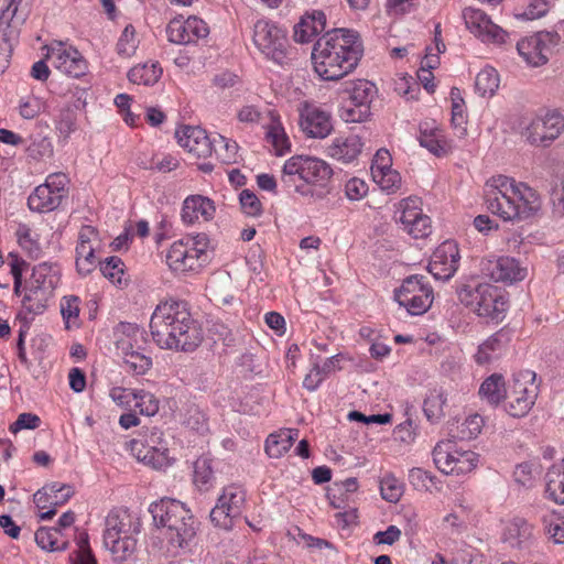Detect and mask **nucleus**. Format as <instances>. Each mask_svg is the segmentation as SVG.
<instances>
[{
    "mask_svg": "<svg viewBox=\"0 0 564 564\" xmlns=\"http://www.w3.org/2000/svg\"><path fill=\"white\" fill-rule=\"evenodd\" d=\"M364 55V44L357 31L333 29L314 44L312 62L316 74L324 80L337 82L351 74Z\"/></svg>",
    "mask_w": 564,
    "mask_h": 564,
    "instance_id": "1",
    "label": "nucleus"
},
{
    "mask_svg": "<svg viewBox=\"0 0 564 564\" xmlns=\"http://www.w3.org/2000/svg\"><path fill=\"white\" fill-rule=\"evenodd\" d=\"M153 340L162 349L193 351L203 340L202 328L185 302L160 303L150 319Z\"/></svg>",
    "mask_w": 564,
    "mask_h": 564,
    "instance_id": "2",
    "label": "nucleus"
},
{
    "mask_svg": "<svg viewBox=\"0 0 564 564\" xmlns=\"http://www.w3.org/2000/svg\"><path fill=\"white\" fill-rule=\"evenodd\" d=\"M488 210L506 221L528 219L541 208L536 191L506 175L492 176L485 185Z\"/></svg>",
    "mask_w": 564,
    "mask_h": 564,
    "instance_id": "3",
    "label": "nucleus"
},
{
    "mask_svg": "<svg viewBox=\"0 0 564 564\" xmlns=\"http://www.w3.org/2000/svg\"><path fill=\"white\" fill-rule=\"evenodd\" d=\"M158 527L159 549L167 556H177L196 535V521L185 503L164 498L150 507Z\"/></svg>",
    "mask_w": 564,
    "mask_h": 564,
    "instance_id": "4",
    "label": "nucleus"
},
{
    "mask_svg": "<svg viewBox=\"0 0 564 564\" xmlns=\"http://www.w3.org/2000/svg\"><path fill=\"white\" fill-rule=\"evenodd\" d=\"M333 176L330 165L315 156L294 155L284 162L281 183L288 192L305 198L322 199Z\"/></svg>",
    "mask_w": 564,
    "mask_h": 564,
    "instance_id": "5",
    "label": "nucleus"
},
{
    "mask_svg": "<svg viewBox=\"0 0 564 564\" xmlns=\"http://www.w3.org/2000/svg\"><path fill=\"white\" fill-rule=\"evenodd\" d=\"M140 531L141 520L137 514L123 508L112 509L105 520L104 546L115 561H127L135 551Z\"/></svg>",
    "mask_w": 564,
    "mask_h": 564,
    "instance_id": "6",
    "label": "nucleus"
},
{
    "mask_svg": "<svg viewBox=\"0 0 564 564\" xmlns=\"http://www.w3.org/2000/svg\"><path fill=\"white\" fill-rule=\"evenodd\" d=\"M458 299L478 316L496 323L505 318L508 310L503 291L489 283L464 285L458 291Z\"/></svg>",
    "mask_w": 564,
    "mask_h": 564,
    "instance_id": "7",
    "label": "nucleus"
},
{
    "mask_svg": "<svg viewBox=\"0 0 564 564\" xmlns=\"http://www.w3.org/2000/svg\"><path fill=\"white\" fill-rule=\"evenodd\" d=\"M59 280V268L56 264L42 262L35 265L22 300L23 308L31 314L43 313Z\"/></svg>",
    "mask_w": 564,
    "mask_h": 564,
    "instance_id": "8",
    "label": "nucleus"
},
{
    "mask_svg": "<svg viewBox=\"0 0 564 564\" xmlns=\"http://www.w3.org/2000/svg\"><path fill=\"white\" fill-rule=\"evenodd\" d=\"M209 238L206 234L186 236L170 247L166 263L176 273L196 271L207 262Z\"/></svg>",
    "mask_w": 564,
    "mask_h": 564,
    "instance_id": "9",
    "label": "nucleus"
},
{
    "mask_svg": "<svg viewBox=\"0 0 564 564\" xmlns=\"http://www.w3.org/2000/svg\"><path fill=\"white\" fill-rule=\"evenodd\" d=\"M252 44L268 61L283 65L288 59L289 40L286 32L275 22L259 19L252 25Z\"/></svg>",
    "mask_w": 564,
    "mask_h": 564,
    "instance_id": "10",
    "label": "nucleus"
},
{
    "mask_svg": "<svg viewBox=\"0 0 564 564\" xmlns=\"http://www.w3.org/2000/svg\"><path fill=\"white\" fill-rule=\"evenodd\" d=\"M538 394L539 384L535 382V372L520 371L513 375L508 383L505 411L512 417H523L534 405Z\"/></svg>",
    "mask_w": 564,
    "mask_h": 564,
    "instance_id": "11",
    "label": "nucleus"
},
{
    "mask_svg": "<svg viewBox=\"0 0 564 564\" xmlns=\"http://www.w3.org/2000/svg\"><path fill=\"white\" fill-rule=\"evenodd\" d=\"M436 468L446 475H465L477 467L479 455L462 449L453 440L440 441L432 452Z\"/></svg>",
    "mask_w": 564,
    "mask_h": 564,
    "instance_id": "12",
    "label": "nucleus"
},
{
    "mask_svg": "<svg viewBox=\"0 0 564 564\" xmlns=\"http://www.w3.org/2000/svg\"><path fill=\"white\" fill-rule=\"evenodd\" d=\"M68 182L64 173L50 174L28 197L29 208L37 213L55 210L68 195Z\"/></svg>",
    "mask_w": 564,
    "mask_h": 564,
    "instance_id": "13",
    "label": "nucleus"
},
{
    "mask_svg": "<svg viewBox=\"0 0 564 564\" xmlns=\"http://www.w3.org/2000/svg\"><path fill=\"white\" fill-rule=\"evenodd\" d=\"M564 131V117L556 110L534 116L522 131L525 141L534 147H550Z\"/></svg>",
    "mask_w": 564,
    "mask_h": 564,
    "instance_id": "14",
    "label": "nucleus"
},
{
    "mask_svg": "<svg viewBox=\"0 0 564 564\" xmlns=\"http://www.w3.org/2000/svg\"><path fill=\"white\" fill-rule=\"evenodd\" d=\"M394 299L411 315H422L433 303V290L424 276L411 275L395 291Z\"/></svg>",
    "mask_w": 564,
    "mask_h": 564,
    "instance_id": "15",
    "label": "nucleus"
},
{
    "mask_svg": "<svg viewBox=\"0 0 564 564\" xmlns=\"http://www.w3.org/2000/svg\"><path fill=\"white\" fill-rule=\"evenodd\" d=\"M137 458L155 469L170 465L167 441L158 427L148 429L140 440L132 442Z\"/></svg>",
    "mask_w": 564,
    "mask_h": 564,
    "instance_id": "16",
    "label": "nucleus"
},
{
    "mask_svg": "<svg viewBox=\"0 0 564 564\" xmlns=\"http://www.w3.org/2000/svg\"><path fill=\"white\" fill-rule=\"evenodd\" d=\"M558 42L556 32L542 31L519 41L517 50L529 65L536 67L549 61Z\"/></svg>",
    "mask_w": 564,
    "mask_h": 564,
    "instance_id": "17",
    "label": "nucleus"
},
{
    "mask_svg": "<svg viewBox=\"0 0 564 564\" xmlns=\"http://www.w3.org/2000/svg\"><path fill=\"white\" fill-rule=\"evenodd\" d=\"M245 501L246 492L241 487L236 485L225 487L210 511L212 522L221 529H230L232 520L241 514Z\"/></svg>",
    "mask_w": 564,
    "mask_h": 564,
    "instance_id": "18",
    "label": "nucleus"
},
{
    "mask_svg": "<svg viewBox=\"0 0 564 564\" xmlns=\"http://www.w3.org/2000/svg\"><path fill=\"white\" fill-rule=\"evenodd\" d=\"M417 197H408L399 204L397 220L403 230L415 239L425 238L432 231L431 219L419 208Z\"/></svg>",
    "mask_w": 564,
    "mask_h": 564,
    "instance_id": "19",
    "label": "nucleus"
},
{
    "mask_svg": "<svg viewBox=\"0 0 564 564\" xmlns=\"http://www.w3.org/2000/svg\"><path fill=\"white\" fill-rule=\"evenodd\" d=\"M46 57L55 68L70 77L78 78L87 72V63L78 50L62 42L52 44L47 48Z\"/></svg>",
    "mask_w": 564,
    "mask_h": 564,
    "instance_id": "20",
    "label": "nucleus"
},
{
    "mask_svg": "<svg viewBox=\"0 0 564 564\" xmlns=\"http://www.w3.org/2000/svg\"><path fill=\"white\" fill-rule=\"evenodd\" d=\"M481 271L491 280L503 283L522 281L528 274L527 267H523L519 260L508 256L482 261Z\"/></svg>",
    "mask_w": 564,
    "mask_h": 564,
    "instance_id": "21",
    "label": "nucleus"
},
{
    "mask_svg": "<svg viewBox=\"0 0 564 564\" xmlns=\"http://www.w3.org/2000/svg\"><path fill=\"white\" fill-rule=\"evenodd\" d=\"M459 259L460 256L457 243L452 240H446L435 249L427 268L436 280L447 281L453 278L457 271Z\"/></svg>",
    "mask_w": 564,
    "mask_h": 564,
    "instance_id": "22",
    "label": "nucleus"
},
{
    "mask_svg": "<svg viewBox=\"0 0 564 564\" xmlns=\"http://www.w3.org/2000/svg\"><path fill=\"white\" fill-rule=\"evenodd\" d=\"M463 18L467 29L484 42L503 43L507 33L481 10L466 8Z\"/></svg>",
    "mask_w": 564,
    "mask_h": 564,
    "instance_id": "23",
    "label": "nucleus"
},
{
    "mask_svg": "<svg viewBox=\"0 0 564 564\" xmlns=\"http://www.w3.org/2000/svg\"><path fill=\"white\" fill-rule=\"evenodd\" d=\"M169 40L175 44H191L207 37L209 29L207 23L197 17L186 20L174 19L166 28Z\"/></svg>",
    "mask_w": 564,
    "mask_h": 564,
    "instance_id": "24",
    "label": "nucleus"
},
{
    "mask_svg": "<svg viewBox=\"0 0 564 564\" xmlns=\"http://www.w3.org/2000/svg\"><path fill=\"white\" fill-rule=\"evenodd\" d=\"M538 540L534 527L524 518L514 517L509 520L502 530L501 541L511 549L523 551L531 549Z\"/></svg>",
    "mask_w": 564,
    "mask_h": 564,
    "instance_id": "25",
    "label": "nucleus"
},
{
    "mask_svg": "<svg viewBox=\"0 0 564 564\" xmlns=\"http://www.w3.org/2000/svg\"><path fill=\"white\" fill-rule=\"evenodd\" d=\"M300 127L307 137L324 139L333 131L332 117L327 111L305 104L300 110Z\"/></svg>",
    "mask_w": 564,
    "mask_h": 564,
    "instance_id": "26",
    "label": "nucleus"
},
{
    "mask_svg": "<svg viewBox=\"0 0 564 564\" xmlns=\"http://www.w3.org/2000/svg\"><path fill=\"white\" fill-rule=\"evenodd\" d=\"M175 135L178 144L196 158H207L213 153V139L199 127L185 126Z\"/></svg>",
    "mask_w": 564,
    "mask_h": 564,
    "instance_id": "27",
    "label": "nucleus"
},
{
    "mask_svg": "<svg viewBox=\"0 0 564 564\" xmlns=\"http://www.w3.org/2000/svg\"><path fill=\"white\" fill-rule=\"evenodd\" d=\"M216 207L214 202L203 195H191L185 198L182 208V219L186 224L200 220L209 221L214 218Z\"/></svg>",
    "mask_w": 564,
    "mask_h": 564,
    "instance_id": "28",
    "label": "nucleus"
},
{
    "mask_svg": "<svg viewBox=\"0 0 564 564\" xmlns=\"http://www.w3.org/2000/svg\"><path fill=\"white\" fill-rule=\"evenodd\" d=\"M326 28V15L323 11L313 10L301 17L294 25L293 39L297 43H308Z\"/></svg>",
    "mask_w": 564,
    "mask_h": 564,
    "instance_id": "29",
    "label": "nucleus"
},
{
    "mask_svg": "<svg viewBox=\"0 0 564 564\" xmlns=\"http://www.w3.org/2000/svg\"><path fill=\"white\" fill-rule=\"evenodd\" d=\"M362 147L364 143L360 137L356 134L338 137L327 147L326 154L338 162L347 164L358 158Z\"/></svg>",
    "mask_w": 564,
    "mask_h": 564,
    "instance_id": "30",
    "label": "nucleus"
},
{
    "mask_svg": "<svg viewBox=\"0 0 564 564\" xmlns=\"http://www.w3.org/2000/svg\"><path fill=\"white\" fill-rule=\"evenodd\" d=\"M118 348L122 352L123 365L128 372L132 375H144L152 366V359L141 346L133 347V343L129 339L118 340Z\"/></svg>",
    "mask_w": 564,
    "mask_h": 564,
    "instance_id": "31",
    "label": "nucleus"
},
{
    "mask_svg": "<svg viewBox=\"0 0 564 564\" xmlns=\"http://www.w3.org/2000/svg\"><path fill=\"white\" fill-rule=\"evenodd\" d=\"M508 384L500 373H492L484 380L479 388V395L490 405L497 406L506 400Z\"/></svg>",
    "mask_w": 564,
    "mask_h": 564,
    "instance_id": "32",
    "label": "nucleus"
},
{
    "mask_svg": "<svg viewBox=\"0 0 564 564\" xmlns=\"http://www.w3.org/2000/svg\"><path fill=\"white\" fill-rule=\"evenodd\" d=\"M508 338L502 332H497L479 345L474 358L478 365H486L498 359L506 347Z\"/></svg>",
    "mask_w": 564,
    "mask_h": 564,
    "instance_id": "33",
    "label": "nucleus"
},
{
    "mask_svg": "<svg viewBox=\"0 0 564 564\" xmlns=\"http://www.w3.org/2000/svg\"><path fill=\"white\" fill-rule=\"evenodd\" d=\"M299 431L294 429H284L272 433L265 441V453L271 458L282 457L297 438Z\"/></svg>",
    "mask_w": 564,
    "mask_h": 564,
    "instance_id": "34",
    "label": "nucleus"
},
{
    "mask_svg": "<svg viewBox=\"0 0 564 564\" xmlns=\"http://www.w3.org/2000/svg\"><path fill=\"white\" fill-rule=\"evenodd\" d=\"M549 498L556 503H564V458L560 464L553 465L545 475Z\"/></svg>",
    "mask_w": 564,
    "mask_h": 564,
    "instance_id": "35",
    "label": "nucleus"
},
{
    "mask_svg": "<svg viewBox=\"0 0 564 564\" xmlns=\"http://www.w3.org/2000/svg\"><path fill=\"white\" fill-rule=\"evenodd\" d=\"M447 398L443 389H432L429 391L423 403V411L429 422L438 423L445 415L444 408Z\"/></svg>",
    "mask_w": 564,
    "mask_h": 564,
    "instance_id": "36",
    "label": "nucleus"
},
{
    "mask_svg": "<svg viewBox=\"0 0 564 564\" xmlns=\"http://www.w3.org/2000/svg\"><path fill=\"white\" fill-rule=\"evenodd\" d=\"M345 85V93L348 94L347 100L359 104L362 107H370L371 99L376 91V87L372 83L366 79H356Z\"/></svg>",
    "mask_w": 564,
    "mask_h": 564,
    "instance_id": "37",
    "label": "nucleus"
},
{
    "mask_svg": "<svg viewBox=\"0 0 564 564\" xmlns=\"http://www.w3.org/2000/svg\"><path fill=\"white\" fill-rule=\"evenodd\" d=\"M339 360L337 356L326 358L323 365L314 364L311 371L305 376L303 386L310 391H314L323 380L337 368Z\"/></svg>",
    "mask_w": 564,
    "mask_h": 564,
    "instance_id": "38",
    "label": "nucleus"
},
{
    "mask_svg": "<svg viewBox=\"0 0 564 564\" xmlns=\"http://www.w3.org/2000/svg\"><path fill=\"white\" fill-rule=\"evenodd\" d=\"M34 538L41 549L51 552L64 551L68 544L57 528H40L35 532Z\"/></svg>",
    "mask_w": 564,
    "mask_h": 564,
    "instance_id": "39",
    "label": "nucleus"
},
{
    "mask_svg": "<svg viewBox=\"0 0 564 564\" xmlns=\"http://www.w3.org/2000/svg\"><path fill=\"white\" fill-rule=\"evenodd\" d=\"M162 75V68L155 63H145L132 67L128 73L131 83L138 85H154Z\"/></svg>",
    "mask_w": 564,
    "mask_h": 564,
    "instance_id": "40",
    "label": "nucleus"
},
{
    "mask_svg": "<svg viewBox=\"0 0 564 564\" xmlns=\"http://www.w3.org/2000/svg\"><path fill=\"white\" fill-rule=\"evenodd\" d=\"M419 141L421 147L427 149L436 156H442L447 153V144L440 129L427 130L421 126Z\"/></svg>",
    "mask_w": 564,
    "mask_h": 564,
    "instance_id": "41",
    "label": "nucleus"
},
{
    "mask_svg": "<svg viewBox=\"0 0 564 564\" xmlns=\"http://www.w3.org/2000/svg\"><path fill=\"white\" fill-rule=\"evenodd\" d=\"M213 152L221 163L232 164L237 162L239 147L236 141L217 134L213 138Z\"/></svg>",
    "mask_w": 564,
    "mask_h": 564,
    "instance_id": "42",
    "label": "nucleus"
},
{
    "mask_svg": "<svg viewBox=\"0 0 564 564\" xmlns=\"http://www.w3.org/2000/svg\"><path fill=\"white\" fill-rule=\"evenodd\" d=\"M215 479L213 460L207 456L198 457L194 463V484L199 490H208Z\"/></svg>",
    "mask_w": 564,
    "mask_h": 564,
    "instance_id": "43",
    "label": "nucleus"
},
{
    "mask_svg": "<svg viewBox=\"0 0 564 564\" xmlns=\"http://www.w3.org/2000/svg\"><path fill=\"white\" fill-rule=\"evenodd\" d=\"M101 262L95 254V247L84 243L76 246V269L79 274L87 275Z\"/></svg>",
    "mask_w": 564,
    "mask_h": 564,
    "instance_id": "44",
    "label": "nucleus"
},
{
    "mask_svg": "<svg viewBox=\"0 0 564 564\" xmlns=\"http://www.w3.org/2000/svg\"><path fill=\"white\" fill-rule=\"evenodd\" d=\"M101 274L111 283L118 286L126 284L124 280V264L119 257L112 256L105 261L99 262Z\"/></svg>",
    "mask_w": 564,
    "mask_h": 564,
    "instance_id": "45",
    "label": "nucleus"
},
{
    "mask_svg": "<svg viewBox=\"0 0 564 564\" xmlns=\"http://www.w3.org/2000/svg\"><path fill=\"white\" fill-rule=\"evenodd\" d=\"M499 87V75L492 67L481 69L475 80V88L480 96H491Z\"/></svg>",
    "mask_w": 564,
    "mask_h": 564,
    "instance_id": "46",
    "label": "nucleus"
},
{
    "mask_svg": "<svg viewBox=\"0 0 564 564\" xmlns=\"http://www.w3.org/2000/svg\"><path fill=\"white\" fill-rule=\"evenodd\" d=\"M159 409L160 401L153 393L143 389L135 390L132 410H137L142 415L153 416L159 412Z\"/></svg>",
    "mask_w": 564,
    "mask_h": 564,
    "instance_id": "47",
    "label": "nucleus"
},
{
    "mask_svg": "<svg viewBox=\"0 0 564 564\" xmlns=\"http://www.w3.org/2000/svg\"><path fill=\"white\" fill-rule=\"evenodd\" d=\"M79 303L80 300L76 295H67L61 300V314L67 329L79 327Z\"/></svg>",
    "mask_w": 564,
    "mask_h": 564,
    "instance_id": "48",
    "label": "nucleus"
},
{
    "mask_svg": "<svg viewBox=\"0 0 564 564\" xmlns=\"http://www.w3.org/2000/svg\"><path fill=\"white\" fill-rule=\"evenodd\" d=\"M138 45H139V40L137 39V35H135V29L132 24H128L123 29V31L117 42V46H116L117 53H118V55H120L123 58H129L134 55V53L138 48Z\"/></svg>",
    "mask_w": 564,
    "mask_h": 564,
    "instance_id": "49",
    "label": "nucleus"
},
{
    "mask_svg": "<svg viewBox=\"0 0 564 564\" xmlns=\"http://www.w3.org/2000/svg\"><path fill=\"white\" fill-rule=\"evenodd\" d=\"M267 139L274 148L276 155H283L290 149L289 138L280 122L273 121L269 126Z\"/></svg>",
    "mask_w": 564,
    "mask_h": 564,
    "instance_id": "50",
    "label": "nucleus"
},
{
    "mask_svg": "<svg viewBox=\"0 0 564 564\" xmlns=\"http://www.w3.org/2000/svg\"><path fill=\"white\" fill-rule=\"evenodd\" d=\"M339 117L346 122H362L370 115V107H362L350 100H345L338 110Z\"/></svg>",
    "mask_w": 564,
    "mask_h": 564,
    "instance_id": "51",
    "label": "nucleus"
},
{
    "mask_svg": "<svg viewBox=\"0 0 564 564\" xmlns=\"http://www.w3.org/2000/svg\"><path fill=\"white\" fill-rule=\"evenodd\" d=\"M380 492L384 500L395 503L403 495V485L392 474H387L380 480Z\"/></svg>",
    "mask_w": 564,
    "mask_h": 564,
    "instance_id": "52",
    "label": "nucleus"
},
{
    "mask_svg": "<svg viewBox=\"0 0 564 564\" xmlns=\"http://www.w3.org/2000/svg\"><path fill=\"white\" fill-rule=\"evenodd\" d=\"M373 181L380 186L382 191L387 193H394L400 188L401 185V176L398 171L393 169H388L383 171H377V173L371 174Z\"/></svg>",
    "mask_w": 564,
    "mask_h": 564,
    "instance_id": "53",
    "label": "nucleus"
},
{
    "mask_svg": "<svg viewBox=\"0 0 564 564\" xmlns=\"http://www.w3.org/2000/svg\"><path fill=\"white\" fill-rule=\"evenodd\" d=\"M434 480L435 476L422 468L413 467L409 470V481L415 490L430 491Z\"/></svg>",
    "mask_w": 564,
    "mask_h": 564,
    "instance_id": "54",
    "label": "nucleus"
},
{
    "mask_svg": "<svg viewBox=\"0 0 564 564\" xmlns=\"http://www.w3.org/2000/svg\"><path fill=\"white\" fill-rule=\"evenodd\" d=\"M542 521L550 539L556 544L564 543V518L552 514L543 517Z\"/></svg>",
    "mask_w": 564,
    "mask_h": 564,
    "instance_id": "55",
    "label": "nucleus"
},
{
    "mask_svg": "<svg viewBox=\"0 0 564 564\" xmlns=\"http://www.w3.org/2000/svg\"><path fill=\"white\" fill-rule=\"evenodd\" d=\"M48 491L51 497V506L57 507L66 503L74 495V489L69 485L52 482L48 484Z\"/></svg>",
    "mask_w": 564,
    "mask_h": 564,
    "instance_id": "56",
    "label": "nucleus"
},
{
    "mask_svg": "<svg viewBox=\"0 0 564 564\" xmlns=\"http://www.w3.org/2000/svg\"><path fill=\"white\" fill-rule=\"evenodd\" d=\"M56 129L65 139L75 131L76 115L72 109L67 108L59 111V115L56 119Z\"/></svg>",
    "mask_w": 564,
    "mask_h": 564,
    "instance_id": "57",
    "label": "nucleus"
},
{
    "mask_svg": "<svg viewBox=\"0 0 564 564\" xmlns=\"http://www.w3.org/2000/svg\"><path fill=\"white\" fill-rule=\"evenodd\" d=\"M239 200L243 213L248 216H259L262 212L259 198L249 189H243L239 195Z\"/></svg>",
    "mask_w": 564,
    "mask_h": 564,
    "instance_id": "58",
    "label": "nucleus"
},
{
    "mask_svg": "<svg viewBox=\"0 0 564 564\" xmlns=\"http://www.w3.org/2000/svg\"><path fill=\"white\" fill-rule=\"evenodd\" d=\"M8 259L10 274L12 275L14 282V292L19 294L22 284V274L26 270L28 263L24 259L18 257L12 252L9 253Z\"/></svg>",
    "mask_w": 564,
    "mask_h": 564,
    "instance_id": "59",
    "label": "nucleus"
},
{
    "mask_svg": "<svg viewBox=\"0 0 564 564\" xmlns=\"http://www.w3.org/2000/svg\"><path fill=\"white\" fill-rule=\"evenodd\" d=\"M357 489H358V481L354 477L347 478L339 482H335L334 488L330 489V491L328 492V499L330 501V505L337 509L343 507L341 502L337 500L336 495L333 494V491H338L341 495V494L355 492V491H357Z\"/></svg>",
    "mask_w": 564,
    "mask_h": 564,
    "instance_id": "60",
    "label": "nucleus"
},
{
    "mask_svg": "<svg viewBox=\"0 0 564 564\" xmlns=\"http://www.w3.org/2000/svg\"><path fill=\"white\" fill-rule=\"evenodd\" d=\"M547 11V0H529L524 11L518 13L517 17L524 20H534L545 15Z\"/></svg>",
    "mask_w": 564,
    "mask_h": 564,
    "instance_id": "61",
    "label": "nucleus"
},
{
    "mask_svg": "<svg viewBox=\"0 0 564 564\" xmlns=\"http://www.w3.org/2000/svg\"><path fill=\"white\" fill-rule=\"evenodd\" d=\"M41 424V419L33 413H21L17 421L9 426V431L17 434L21 430H34Z\"/></svg>",
    "mask_w": 564,
    "mask_h": 564,
    "instance_id": "62",
    "label": "nucleus"
},
{
    "mask_svg": "<svg viewBox=\"0 0 564 564\" xmlns=\"http://www.w3.org/2000/svg\"><path fill=\"white\" fill-rule=\"evenodd\" d=\"M345 193L350 200H360L368 193L367 183L358 177H352L345 185Z\"/></svg>",
    "mask_w": 564,
    "mask_h": 564,
    "instance_id": "63",
    "label": "nucleus"
},
{
    "mask_svg": "<svg viewBox=\"0 0 564 564\" xmlns=\"http://www.w3.org/2000/svg\"><path fill=\"white\" fill-rule=\"evenodd\" d=\"M551 202L553 205V212L558 215H564V177L554 181L551 191Z\"/></svg>",
    "mask_w": 564,
    "mask_h": 564,
    "instance_id": "64",
    "label": "nucleus"
}]
</instances>
